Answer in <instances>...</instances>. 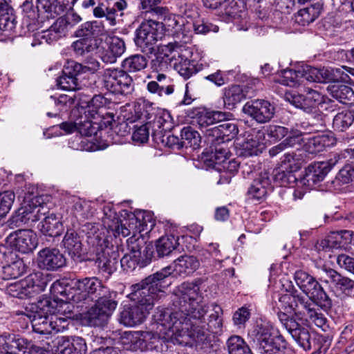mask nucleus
I'll list each match as a JSON object with an SVG mask.
<instances>
[{
  "label": "nucleus",
  "instance_id": "f257e3e1",
  "mask_svg": "<svg viewBox=\"0 0 354 354\" xmlns=\"http://www.w3.org/2000/svg\"><path fill=\"white\" fill-rule=\"evenodd\" d=\"M73 304L85 308L88 323L94 326H104L118 306V292L104 285L96 277L72 280Z\"/></svg>",
  "mask_w": 354,
  "mask_h": 354
},
{
  "label": "nucleus",
  "instance_id": "f03ea898",
  "mask_svg": "<svg viewBox=\"0 0 354 354\" xmlns=\"http://www.w3.org/2000/svg\"><path fill=\"white\" fill-rule=\"evenodd\" d=\"M147 277L131 287L130 299L134 305L124 308L120 313V322L126 326L142 324L154 306V303L165 296V291H160Z\"/></svg>",
  "mask_w": 354,
  "mask_h": 354
},
{
  "label": "nucleus",
  "instance_id": "7ed1b4c3",
  "mask_svg": "<svg viewBox=\"0 0 354 354\" xmlns=\"http://www.w3.org/2000/svg\"><path fill=\"white\" fill-rule=\"evenodd\" d=\"M86 232L87 243L89 245L86 261H93L102 275L106 277L111 276L118 268L119 246L110 242L98 228L91 223L84 225Z\"/></svg>",
  "mask_w": 354,
  "mask_h": 354
},
{
  "label": "nucleus",
  "instance_id": "20e7f679",
  "mask_svg": "<svg viewBox=\"0 0 354 354\" xmlns=\"http://www.w3.org/2000/svg\"><path fill=\"white\" fill-rule=\"evenodd\" d=\"M200 288L198 284L184 282L172 296V309L178 314L180 322L185 324L190 318L198 319L207 313L198 301Z\"/></svg>",
  "mask_w": 354,
  "mask_h": 354
},
{
  "label": "nucleus",
  "instance_id": "39448f33",
  "mask_svg": "<svg viewBox=\"0 0 354 354\" xmlns=\"http://www.w3.org/2000/svg\"><path fill=\"white\" fill-rule=\"evenodd\" d=\"M248 335L250 342H253L262 354L284 353L288 345L277 328L261 319L257 320Z\"/></svg>",
  "mask_w": 354,
  "mask_h": 354
},
{
  "label": "nucleus",
  "instance_id": "423d86ee",
  "mask_svg": "<svg viewBox=\"0 0 354 354\" xmlns=\"http://www.w3.org/2000/svg\"><path fill=\"white\" fill-rule=\"evenodd\" d=\"M200 266L199 260L193 255H182L171 265L163 268L147 277V281L156 286L160 291H164L171 283V279L186 277L194 273Z\"/></svg>",
  "mask_w": 354,
  "mask_h": 354
},
{
  "label": "nucleus",
  "instance_id": "0eeeda50",
  "mask_svg": "<svg viewBox=\"0 0 354 354\" xmlns=\"http://www.w3.org/2000/svg\"><path fill=\"white\" fill-rule=\"evenodd\" d=\"M104 30L102 22L96 20L81 24L72 34L77 39L72 42L71 48L77 56L84 57L97 51L101 39L100 36Z\"/></svg>",
  "mask_w": 354,
  "mask_h": 354
},
{
  "label": "nucleus",
  "instance_id": "6e6552de",
  "mask_svg": "<svg viewBox=\"0 0 354 354\" xmlns=\"http://www.w3.org/2000/svg\"><path fill=\"white\" fill-rule=\"evenodd\" d=\"M176 69L180 76L187 80L198 73H202L203 78L214 84L217 87H221L230 82V75L233 74L232 71L216 70L209 73L207 71L209 66L207 64L198 63L194 59H185L176 64Z\"/></svg>",
  "mask_w": 354,
  "mask_h": 354
},
{
  "label": "nucleus",
  "instance_id": "1a4fd4ad",
  "mask_svg": "<svg viewBox=\"0 0 354 354\" xmlns=\"http://www.w3.org/2000/svg\"><path fill=\"white\" fill-rule=\"evenodd\" d=\"M104 214L106 216L109 229L113 232L114 235L121 234L125 237L130 234L131 232H139L137 209L133 212L127 209H122L119 214L110 205L104 207Z\"/></svg>",
  "mask_w": 354,
  "mask_h": 354
},
{
  "label": "nucleus",
  "instance_id": "9d476101",
  "mask_svg": "<svg viewBox=\"0 0 354 354\" xmlns=\"http://www.w3.org/2000/svg\"><path fill=\"white\" fill-rule=\"evenodd\" d=\"M304 162L301 153H285L280 166L272 171L274 183L279 187H291L299 183L296 173L301 169Z\"/></svg>",
  "mask_w": 354,
  "mask_h": 354
},
{
  "label": "nucleus",
  "instance_id": "9b49d317",
  "mask_svg": "<svg viewBox=\"0 0 354 354\" xmlns=\"http://www.w3.org/2000/svg\"><path fill=\"white\" fill-rule=\"evenodd\" d=\"M159 21L144 20L135 31L133 41L136 46L146 54H153L156 50V43L162 37Z\"/></svg>",
  "mask_w": 354,
  "mask_h": 354
},
{
  "label": "nucleus",
  "instance_id": "f8f14e48",
  "mask_svg": "<svg viewBox=\"0 0 354 354\" xmlns=\"http://www.w3.org/2000/svg\"><path fill=\"white\" fill-rule=\"evenodd\" d=\"M294 279L303 293L310 297L313 300L324 308L328 306V304L330 303V297L315 277L304 270H298L295 272Z\"/></svg>",
  "mask_w": 354,
  "mask_h": 354
},
{
  "label": "nucleus",
  "instance_id": "ddd939ff",
  "mask_svg": "<svg viewBox=\"0 0 354 354\" xmlns=\"http://www.w3.org/2000/svg\"><path fill=\"white\" fill-rule=\"evenodd\" d=\"M102 84L106 91L115 95H127L134 90L133 78L123 68L113 69L106 73Z\"/></svg>",
  "mask_w": 354,
  "mask_h": 354
},
{
  "label": "nucleus",
  "instance_id": "4468645a",
  "mask_svg": "<svg viewBox=\"0 0 354 354\" xmlns=\"http://www.w3.org/2000/svg\"><path fill=\"white\" fill-rule=\"evenodd\" d=\"M339 159V155L336 153L326 161L310 164L306 168L303 176H299V183L306 186L308 189H313L316 185L324 180L326 176L337 164Z\"/></svg>",
  "mask_w": 354,
  "mask_h": 354
},
{
  "label": "nucleus",
  "instance_id": "2eb2a0df",
  "mask_svg": "<svg viewBox=\"0 0 354 354\" xmlns=\"http://www.w3.org/2000/svg\"><path fill=\"white\" fill-rule=\"evenodd\" d=\"M41 351L39 346L21 335L4 333L0 335V353L1 354H37Z\"/></svg>",
  "mask_w": 354,
  "mask_h": 354
},
{
  "label": "nucleus",
  "instance_id": "dca6fc26",
  "mask_svg": "<svg viewBox=\"0 0 354 354\" xmlns=\"http://www.w3.org/2000/svg\"><path fill=\"white\" fill-rule=\"evenodd\" d=\"M8 247L22 254L32 252L38 245L36 233L30 229H19L10 232L6 238Z\"/></svg>",
  "mask_w": 354,
  "mask_h": 354
},
{
  "label": "nucleus",
  "instance_id": "f3484780",
  "mask_svg": "<svg viewBox=\"0 0 354 354\" xmlns=\"http://www.w3.org/2000/svg\"><path fill=\"white\" fill-rule=\"evenodd\" d=\"M159 339L160 337L156 333L138 330L127 333L122 343L127 349L133 351H152L157 347Z\"/></svg>",
  "mask_w": 354,
  "mask_h": 354
},
{
  "label": "nucleus",
  "instance_id": "a211bd4d",
  "mask_svg": "<svg viewBox=\"0 0 354 354\" xmlns=\"http://www.w3.org/2000/svg\"><path fill=\"white\" fill-rule=\"evenodd\" d=\"M187 115L196 123L198 128L205 131L212 128L213 125L225 120L230 113L219 111H208L203 107H195L187 110Z\"/></svg>",
  "mask_w": 354,
  "mask_h": 354
},
{
  "label": "nucleus",
  "instance_id": "6ab92c4d",
  "mask_svg": "<svg viewBox=\"0 0 354 354\" xmlns=\"http://www.w3.org/2000/svg\"><path fill=\"white\" fill-rule=\"evenodd\" d=\"M322 270L326 273L328 279H324L327 283H330L334 291L342 298H354V280L344 276L337 270L324 266ZM323 281V278H319Z\"/></svg>",
  "mask_w": 354,
  "mask_h": 354
},
{
  "label": "nucleus",
  "instance_id": "aec40b11",
  "mask_svg": "<svg viewBox=\"0 0 354 354\" xmlns=\"http://www.w3.org/2000/svg\"><path fill=\"white\" fill-rule=\"evenodd\" d=\"M36 263L41 270L56 272L66 266L67 259L58 248L46 247L38 252Z\"/></svg>",
  "mask_w": 354,
  "mask_h": 354
},
{
  "label": "nucleus",
  "instance_id": "412c9836",
  "mask_svg": "<svg viewBox=\"0 0 354 354\" xmlns=\"http://www.w3.org/2000/svg\"><path fill=\"white\" fill-rule=\"evenodd\" d=\"M187 37L183 39V44L190 43L194 33L206 35L211 32H217L219 30L217 25L202 17L196 8L187 10Z\"/></svg>",
  "mask_w": 354,
  "mask_h": 354
},
{
  "label": "nucleus",
  "instance_id": "4be33fe9",
  "mask_svg": "<svg viewBox=\"0 0 354 354\" xmlns=\"http://www.w3.org/2000/svg\"><path fill=\"white\" fill-rule=\"evenodd\" d=\"M187 11V10L185 11L183 17L172 14L165 15L166 11L160 14L164 15V19L162 22H159L160 30L164 29L165 33L175 39L176 43H183V39L187 37V25L188 24Z\"/></svg>",
  "mask_w": 354,
  "mask_h": 354
},
{
  "label": "nucleus",
  "instance_id": "5701e85b",
  "mask_svg": "<svg viewBox=\"0 0 354 354\" xmlns=\"http://www.w3.org/2000/svg\"><path fill=\"white\" fill-rule=\"evenodd\" d=\"M242 111L258 123L264 124L273 118L275 107L268 100L257 99L247 102Z\"/></svg>",
  "mask_w": 354,
  "mask_h": 354
},
{
  "label": "nucleus",
  "instance_id": "b1692460",
  "mask_svg": "<svg viewBox=\"0 0 354 354\" xmlns=\"http://www.w3.org/2000/svg\"><path fill=\"white\" fill-rule=\"evenodd\" d=\"M100 96H95L87 102L86 107L89 109L88 112H95L91 116L94 120L98 135L100 138H106L107 135H110L111 127L116 123L115 115L113 113L106 112L102 113L97 108L100 107V104L96 105L95 102L98 101Z\"/></svg>",
  "mask_w": 354,
  "mask_h": 354
},
{
  "label": "nucleus",
  "instance_id": "393cba45",
  "mask_svg": "<svg viewBox=\"0 0 354 354\" xmlns=\"http://www.w3.org/2000/svg\"><path fill=\"white\" fill-rule=\"evenodd\" d=\"M82 20L76 12H66L57 17L48 29V39L57 41L68 35V31Z\"/></svg>",
  "mask_w": 354,
  "mask_h": 354
},
{
  "label": "nucleus",
  "instance_id": "a878e982",
  "mask_svg": "<svg viewBox=\"0 0 354 354\" xmlns=\"http://www.w3.org/2000/svg\"><path fill=\"white\" fill-rule=\"evenodd\" d=\"M209 146L205 148L201 153V160L208 167L214 169L225 160L228 159L230 155L227 144L208 139Z\"/></svg>",
  "mask_w": 354,
  "mask_h": 354
},
{
  "label": "nucleus",
  "instance_id": "bb28decb",
  "mask_svg": "<svg viewBox=\"0 0 354 354\" xmlns=\"http://www.w3.org/2000/svg\"><path fill=\"white\" fill-rule=\"evenodd\" d=\"M62 313L56 301H52L51 298L42 296L36 302L28 304L22 314L32 319L37 317L54 315L62 314Z\"/></svg>",
  "mask_w": 354,
  "mask_h": 354
},
{
  "label": "nucleus",
  "instance_id": "cd10ccee",
  "mask_svg": "<svg viewBox=\"0 0 354 354\" xmlns=\"http://www.w3.org/2000/svg\"><path fill=\"white\" fill-rule=\"evenodd\" d=\"M277 295L279 303L281 304L283 310L293 313L297 317H299L304 309V306L308 302V296L302 295L297 290L292 288L291 290H287L285 294Z\"/></svg>",
  "mask_w": 354,
  "mask_h": 354
},
{
  "label": "nucleus",
  "instance_id": "c85d7f7f",
  "mask_svg": "<svg viewBox=\"0 0 354 354\" xmlns=\"http://www.w3.org/2000/svg\"><path fill=\"white\" fill-rule=\"evenodd\" d=\"M62 243L71 259L77 263L86 261L82 237L73 229H67Z\"/></svg>",
  "mask_w": 354,
  "mask_h": 354
},
{
  "label": "nucleus",
  "instance_id": "c756f323",
  "mask_svg": "<svg viewBox=\"0 0 354 354\" xmlns=\"http://www.w3.org/2000/svg\"><path fill=\"white\" fill-rule=\"evenodd\" d=\"M273 189L272 179L268 172H261L253 180L246 192L247 199L252 202H261Z\"/></svg>",
  "mask_w": 354,
  "mask_h": 354
},
{
  "label": "nucleus",
  "instance_id": "7c9ffc66",
  "mask_svg": "<svg viewBox=\"0 0 354 354\" xmlns=\"http://www.w3.org/2000/svg\"><path fill=\"white\" fill-rule=\"evenodd\" d=\"M264 147V131L257 130L249 134L242 143L238 144L236 153L245 158L257 156L262 152Z\"/></svg>",
  "mask_w": 354,
  "mask_h": 354
},
{
  "label": "nucleus",
  "instance_id": "2f4dec72",
  "mask_svg": "<svg viewBox=\"0 0 354 354\" xmlns=\"http://www.w3.org/2000/svg\"><path fill=\"white\" fill-rule=\"evenodd\" d=\"M289 101L295 107L310 113L318 109L323 102V95L315 90L308 88L305 93L291 95Z\"/></svg>",
  "mask_w": 354,
  "mask_h": 354
},
{
  "label": "nucleus",
  "instance_id": "473e14b6",
  "mask_svg": "<svg viewBox=\"0 0 354 354\" xmlns=\"http://www.w3.org/2000/svg\"><path fill=\"white\" fill-rule=\"evenodd\" d=\"M178 241L174 235H167L157 239L154 245L151 242H149L145 250H148V248H150L151 252V263L153 261L169 256L174 251L176 250V248L179 245Z\"/></svg>",
  "mask_w": 354,
  "mask_h": 354
},
{
  "label": "nucleus",
  "instance_id": "72a5a7b5",
  "mask_svg": "<svg viewBox=\"0 0 354 354\" xmlns=\"http://www.w3.org/2000/svg\"><path fill=\"white\" fill-rule=\"evenodd\" d=\"M55 351L56 354H86L87 345L81 337L63 336L57 339Z\"/></svg>",
  "mask_w": 354,
  "mask_h": 354
},
{
  "label": "nucleus",
  "instance_id": "f704fd0d",
  "mask_svg": "<svg viewBox=\"0 0 354 354\" xmlns=\"http://www.w3.org/2000/svg\"><path fill=\"white\" fill-rule=\"evenodd\" d=\"M351 233L348 230L330 232L324 239L317 242L316 248L319 250L325 252L344 248L351 241Z\"/></svg>",
  "mask_w": 354,
  "mask_h": 354
},
{
  "label": "nucleus",
  "instance_id": "c9c22d12",
  "mask_svg": "<svg viewBox=\"0 0 354 354\" xmlns=\"http://www.w3.org/2000/svg\"><path fill=\"white\" fill-rule=\"evenodd\" d=\"M238 133L239 128L237 124L228 120H223V123L206 131L207 139L225 144H227V142L236 138Z\"/></svg>",
  "mask_w": 354,
  "mask_h": 354
},
{
  "label": "nucleus",
  "instance_id": "e433bc0d",
  "mask_svg": "<svg viewBox=\"0 0 354 354\" xmlns=\"http://www.w3.org/2000/svg\"><path fill=\"white\" fill-rule=\"evenodd\" d=\"M20 8L23 16V23L26 25L28 30L46 21L41 10H39L41 9L39 8L38 3H36L35 5L32 0H25Z\"/></svg>",
  "mask_w": 354,
  "mask_h": 354
},
{
  "label": "nucleus",
  "instance_id": "4c0bfd02",
  "mask_svg": "<svg viewBox=\"0 0 354 354\" xmlns=\"http://www.w3.org/2000/svg\"><path fill=\"white\" fill-rule=\"evenodd\" d=\"M174 50V44L169 43L168 45L158 48L154 53V58L151 60V68L157 73L165 72L169 70L172 66L174 56L171 55Z\"/></svg>",
  "mask_w": 354,
  "mask_h": 354
},
{
  "label": "nucleus",
  "instance_id": "58836bf2",
  "mask_svg": "<svg viewBox=\"0 0 354 354\" xmlns=\"http://www.w3.org/2000/svg\"><path fill=\"white\" fill-rule=\"evenodd\" d=\"M204 316L198 319L189 317L185 324H182L180 329L189 331V336L198 344H205L207 342L209 330L206 327Z\"/></svg>",
  "mask_w": 354,
  "mask_h": 354
},
{
  "label": "nucleus",
  "instance_id": "ea45409f",
  "mask_svg": "<svg viewBox=\"0 0 354 354\" xmlns=\"http://www.w3.org/2000/svg\"><path fill=\"white\" fill-rule=\"evenodd\" d=\"M151 252L150 248L143 251L142 259L133 254H125L120 259L122 271L127 274L133 272L136 268H145L151 263Z\"/></svg>",
  "mask_w": 354,
  "mask_h": 354
},
{
  "label": "nucleus",
  "instance_id": "a19ab883",
  "mask_svg": "<svg viewBox=\"0 0 354 354\" xmlns=\"http://www.w3.org/2000/svg\"><path fill=\"white\" fill-rule=\"evenodd\" d=\"M50 292L53 297L52 301H56L60 309L63 304H73V298L71 297L74 292L72 281L71 283L56 281L50 286Z\"/></svg>",
  "mask_w": 354,
  "mask_h": 354
},
{
  "label": "nucleus",
  "instance_id": "79ce46f5",
  "mask_svg": "<svg viewBox=\"0 0 354 354\" xmlns=\"http://www.w3.org/2000/svg\"><path fill=\"white\" fill-rule=\"evenodd\" d=\"M39 211V208L32 207L30 205L21 207L8 220L9 226L12 228L17 227L28 223L30 221L31 222L39 221L38 213Z\"/></svg>",
  "mask_w": 354,
  "mask_h": 354
},
{
  "label": "nucleus",
  "instance_id": "37998d69",
  "mask_svg": "<svg viewBox=\"0 0 354 354\" xmlns=\"http://www.w3.org/2000/svg\"><path fill=\"white\" fill-rule=\"evenodd\" d=\"M38 227L44 235L50 237L59 236L64 231L59 215L50 212H48L47 216L44 218Z\"/></svg>",
  "mask_w": 354,
  "mask_h": 354
},
{
  "label": "nucleus",
  "instance_id": "c03bdc74",
  "mask_svg": "<svg viewBox=\"0 0 354 354\" xmlns=\"http://www.w3.org/2000/svg\"><path fill=\"white\" fill-rule=\"evenodd\" d=\"M337 139L334 134L329 131L309 138L306 147L310 153L317 154L335 145Z\"/></svg>",
  "mask_w": 354,
  "mask_h": 354
},
{
  "label": "nucleus",
  "instance_id": "a18cd8bd",
  "mask_svg": "<svg viewBox=\"0 0 354 354\" xmlns=\"http://www.w3.org/2000/svg\"><path fill=\"white\" fill-rule=\"evenodd\" d=\"M324 10L322 0L317 1L300 9L295 15V21L301 26H307L317 19Z\"/></svg>",
  "mask_w": 354,
  "mask_h": 354
},
{
  "label": "nucleus",
  "instance_id": "49530a36",
  "mask_svg": "<svg viewBox=\"0 0 354 354\" xmlns=\"http://www.w3.org/2000/svg\"><path fill=\"white\" fill-rule=\"evenodd\" d=\"M310 116L304 122H301V128L306 133L323 132L326 129V117L318 109L309 113Z\"/></svg>",
  "mask_w": 354,
  "mask_h": 354
},
{
  "label": "nucleus",
  "instance_id": "de8ad7c7",
  "mask_svg": "<svg viewBox=\"0 0 354 354\" xmlns=\"http://www.w3.org/2000/svg\"><path fill=\"white\" fill-rule=\"evenodd\" d=\"M245 97L246 95L240 85L232 84L223 89L224 106L228 110H233L236 104L245 100Z\"/></svg>",
  "mask_w": 354,
  "mask_h": 354
},
{
  "label": "nucleus",
  "instance_id": "09e8293b",
  "mask_svg": "<svg viewBox=\"0 0 354 354\" xmlns=\"http://www.w3.org/2000/svg\"><path fill=\"white\" fill-rule=\"evenodd\" d=\"M320 309L319 307H317V304L313 302V305H310L307 308L303 310L298 318L312 322L317 327L326 330L325 328L328 326L327 319L321 312Z\"/></svg>",
  "mask_w": 354,
  "mask_h": 354
},
{
  "label": "nucleus",
  "instance_id": "8fccbe9b",
  "mask_svg": "<svg viewBox=\"0 0 354 354\" xmlns=\"http://www.w3.org/2000/svg\"><path fill=\"white\" fill-rule=\"evenodd\" d=\"M178 318V314L172 308L171 310L158 308V311L153 315V319L157 324L168 329L175 328L176 330H180L182 322H180Z\"/></svg>",
  "mask_w": 354,
  "mask_h": 354
},
{
  "label": "nucleus",
  "instance_id": "3c124183",
  "mask_svg": "<svg viewBox=\"0 0 354 354\" xmlns=\"http://www.w3.org/2000/svg\"><path fill=\"white\" fill-rule=\"evenodd\" d=\"M126 50L124 41L118 37L111 38L108 49L102 55V60L104 63H115L117 58L120 57Z\"/></svg>",
  "mask_w": 354,
  "mask_h": 354
},
{
  "label": "nucleus",
  "instance_id": "603ef678",
  "mask_svg": "<svg viewBox=\"0 0 354 354\" xmlns=\"http://www.w3.org/2000/svg\"><path fill=\"white\" fill-rule=\"evenodd\" d=\"M24 286L29 288L32 297L45 290L48 284V277L43 272L37 271L28 274L24 278Z\"/></svg>",
  "mask_w": 354,
  "mask_h": 354
},
{
  "label": "nucleus",
  "instance_id": "864d4df0",
  "mask_svg": "<svg viewBox=\"0 0 354 354\" xmlns=\"http://www.w3.org/2000/svg\"><path fill=\"white\" fill-rule=\"evenodd\" d=\"M288 333L304 351H310L313 348V337L305 326L297 323V326L292 328Z\"/></svg>",
  "mask_w": 354,
  "mask_h": 354
},
{
  "label": "nucleus",
  "instance_id": "5fc2aeb1",
  "mask_svg": "<svg viewBox=\"0 0 354 354\" xmlns=\"http://www.w3.org/2000/svg\"><path fill=\"white\" fill-rule=\"evenodd\" d=\"M328 91L340 103L346 105L354 104V91L353 88L344 84H333L328 86Z\"/></svg>",
  "mask_w": 354,
  "mask_h": 354
},
{
  "label": "nucleus",
  "instance_id": "6e6d98bb",
  "mask_svg": "<svg viewBox=\"0 0 354 354\" xmlns=\"http://www.w3.org/2000/svg\"><path fill=\"white\" fill-rule=\"evenodd\" d=\"M148 64L146 57L141 54H133L126 57L121 63V67L129 73L144 70Z\"/></svg>",
  "mask_w": 354,
  "mask_h": 354
},
{
  "label": "nucleus",
  "instance_id": "4d7b16f0",
  "mask_svg": "<svg viewBox=\"0 0 354 354\" xmlns=\"http://www.w3.org/2000/svg\"><path fill=\"white\" fill-rule=\"evenodd\" d=\"M134 122L135 120H133L132 118H128L126 120L122 119L121 121L120 119L118 118L116 123L114 124L113 127H111L110 135H107L106 138H105V142H107L106 146H108L109 143L110 142L114 143L118 142V140L115 138L113 133L119 137H124L129 134L131 129V127L129 126V123L132 124Z\"/></svg>",
  "mask_w": 354,
  "mask_h": 354
},
{
  "label": "nucleus",
  "instance_id": "13d9d810",
  "mask_svg": "<svg viewBox=\"0 0 354 354\" xmlns=\"http://www.w3.org/2000/svg\"><path fill=\"white\" fill-rule=\"evenodd\" d=\"M28 266L23 259H19L17 261L7 264L2 268V278L4 280L17 279L27 272Z\"/></svg>",
  "mask_w": 354,
  "mask_h": 354
},
{
  "label": "nucleus",
  "instance_id": "bf43d9fd",
  "mask_svg": "<svg viewBox=\"0 0 354 354\" xmlns=\"http://www.w3.org/2000/svg\"><path fill=\"white\" fill-rule=\"evenodd\" d=\"M180 137L183 148L190 147L196 149L200 147L201 137L199 133L190 126L181 129Z\"/></svg>",
  "mask_w": 354,
  "mask_h": 354
},
{
  "label": "nucleus",
  "instance_id": "052dcab7",
  "mask_svg": "<svg viewBox=\"0 0 354 354\" xmlns=\"http://www.w3.org/2000/svg\"><path fill=\"white\" fill-rule=\"evenodd\" d=\"M346 68L328 67L321 70V82L339 83L346 82L348 75L344 72Z\"/></svg>",
  "mask_w": 354,
  "mask_h": 354
},
{
  "label": "nucleus",
  "instance_id": "680f3d73",
  "mask_svg": "<svg viewBox=\"0 0 354 354\" xmlns=\"http://www.w3.org/2000/svg\"><path fill=\"white\" fill-rule=\"evenodd\" d=\"M272 297V301L271 304L272 306V310L275 314H277L279 321L284 326L286 330L288 331L292 328L297 326L298 322L292 317L290 316V314H292L293 313H289L283 310L281 304L274 300V298H277L275 293Z\"/></svg>",
  "mask_w": 354,
  "mask_h": 354
},
{
  "label": "nucleus",
  "instance_id": "e2e57ef3",
  "mask_svg": "<svg viewBox=\"0 0 354 354\" xmlns=\"http://www.w3.org/2000/svg\"><path fill=\"white\" fill-rule=\"evenodd\" d=\"M36 3L45 17V20L55 19L62 15L59 0H36Z\"/></svg>",
  "mask_w": 354,
  "mask_h": 354
},
{
  "label": "nucleus",
  "instance_id": "0e129e2a",
  "mask_svg": "<svg viewBox=\"0 0 354 354\" xmlns=\"http://www.w3.org/2000/svg\"><path fill=\"white\" fill-rule=\"evenodd\" d=\"M50 98L53 100L55 111L46 113L49 118L56 117L61 112L67 111L75 104V99L68 95H60L57 98L50 96Z\"/></svg>",
  "mask_w": 354,
  "mask_h": 354
},
{
  "label": "nucleus",
  "instance_id": "69168bd1",
  "mask_svg": "<svg viewBox=\"0 0 354 354\" xmlns=\"http://www.w3.org/2000/svg\"><path fill=\"white\" fill-rule=\"evenodd\" d=\"M57 85L63 90L75 91L80 90L83 86H86L85 83L78 80L71 74H66L65 69H62V75L57 78Z\"/></svg>",
  "mask_w": 354,
  "mask_h": 354
},
{
  "label": "nucleus",
  "instance_id": "338daca9",
  "mask_svg": "<svg viewBox=\"0 0 354 354\" xmlns=\"http://www.w3.org/2000/svg\"><path fill=\"white\" fill-rule=\"evenodd\" d=\"M354 122V111H344L336 114L333 120L335 131L344 132Z\"/></svg>",
  "mask_w": 354,
  "mask_h": 354
},
{
  "label": "nucleus",
  "instance_id": "774afa93",
  "mask_svg": "<svg viewBox=\"0 0 354 354\" xmlns=\"http://www.w3.org/2000/svg\"><path fill=\"white\" fill-rule=\"evenodd\" d=\"M229 354H252L249 346L240 336H231L227 342Z\"/></svg>",
  "mask_w": 354,
  "mask_h": 354
}]
</instances>
